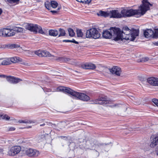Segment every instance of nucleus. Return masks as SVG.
<instances>
[{
	"label": "nucleus",
	"instance_id": "obj_1",
	"mask_svg": "<svg viewBox=\"0 0 158 158\" xmlns=\"http://www.w3.org/2000/svg\"><path fill=\"white\" fill-rule=\"evenodd\" d=\"M142 4L139 7V9L134 10L131 9L129 10L123 9L120 13L117 10H113L110 11V18H120L132 16L136 15L137 17H140L143 15L146 12L149 10V6L152 5L147 0H143Z\"/></svg>",
	"mask_w": 158,
	"mask_h": 158
},
{
	"label": "nucleus",
	"instance_id": "obj_2",
	"mask_svg": "<svg viewBox=\"0 0 158 158\" xmlns=\"http://www.w3.org/2000/svg\"><path fill=\"white\" fill-rule=\"evenodd\" d=\"M120 31L119 33L118 34V36L119 40L125 39L129 40L130 41L134 40L136 37L139 35V31L137 30H134L132 31L127 27H123L122 31L119 28Z\"/></svg>",
	"mask_w": 158,
	"mask_h": 158
},
{
	"label": "nucleus",
	"instance_id": "obj_3",
	"mask_svg": "<svg viewBox=\"0 0 158 158\" xmlns=\"http://www.w3.org/2000/svg\"><path fill=\"white\" fill-rule=\"evenodd\" d=\"M57 90L67 93L77 99L82 101H87L90 100L89 97L85 94L75 92L69 88L60 86L57 88Z\"/></svg>",
	"mask_w": 158,
	"mask_h": 158
},
{
	"label": "nucleus",
	"instance_id": "obj_4",
	"mask_svg": "<svg viewBox=\"0 0 158 158\" xmlns=\"http://www.w3.org/2000/svg\"><path fill=\"white\" fill-rule=\"evenodd\" d=\"M120 31L119 28L115 27H111L110 29L104 31L102 33L103 37L106 39H110L112 36L114 38V40L115 41L119 40L118 34L119 33Z\"/></svg>",
	"mask_w": 158,
	"mask_h": 158
},
{
	"label": "nucleus",
	"instance_id": "obj_5",
	"mask_svg": "<svg viewBox=\"0 0 158 158\" xmlns=\"http://www.w3.org/2000/svg\"><path fill=\"white\" fill-rule=\"evenodd\" d=\"M100 36V34L95 28H92L87 30L86 32V37L87 38L98 39Z\"/></svg>",
	"mask_w": 158,
	"mask_h": 158
},
{
	"label": "nucleus",
	"instance_id": "obj_6",
	"mask_svg": "<svg viewBox=\"0 0 158 158\" xmlns=\"http://www.w3.org/2000/svg\"><path fill=\"white\" fill-rule=\"evenodd\" d=\"M26 28L30 31L37 33L38 31L41 34H44V32L43 30L41 27L37 24L34 25L31 24H27L25 25Z\"/></svg>",
	"mask_w": 158,
	"mask_h": 158
},
{
	"label": "nucleus",
	"instance_id": "obj_7",
	"mask_svg": "<svg viewBox=\"0 0 158 158\" xmlns=\"http://www.w3.org/2000/svg\"><path fill=\"white\" fill-rule=\"evenodd\" d=\"M21 148L19 146H14L9 149L8 155L10 156L17 155L21 151Z\"/></svg>",
	"mask_w": 158,
	"mask_h": 158
},
{
	"label": "nucleus",
	"instance_id": "obj_8",
	"mask_svg": "<svg viewBox=\"0 0 158 158\" xmlns=\"http://www.w3.org/2000/svg\"><path fill=\"white\" fill-rule=\"evenodd\" d=\"M26 154L29 157H36L40 154L38 151L31 148L27 149L25 151Z\"/></svg>",
	"mask_w": 158,
	"mask_h": 158
},
{
	"label": "nucleus",
	"instance_id": "obj_9",
	"mask_svg": "<svg viewBox=\"0 0 158 158\" xmlns=\"http://www.w3.org/2000/svg\"><path fill=\"white\" fill-rule=\"evenodd\" d=\"M35 53L40 57H54V56L52 55L50 53L46 50H39L36 51Z\"/></svg>",
	"mask_w": 158,
	"mask_h": 158
},
{
	"label": "nucleus",
	"instance_id": "obj_10",
	"mask_svg": "<svg viewBox=\"0 0 158 158\" xmlns=\"http://www.w3.org/2000/svg\"><path fill=\"white\" fill-rule=\"evenodd\" d=\"M109 70L111 74L118 76L120 75L121 72V69L117 66H114L111 69H109Z\"/></svg>",
	"mask_w": 158,
	"mask_h": 158
},
{
	"label": "nucleus",
	"instance_id": "obj_11",
	"mask_svg": "<svg viewBox=\"0 0 158 158\" xmlns=\"http://www.w3.org/2000/svg\"><path fill=\"white\" fill-rule=\"evenodd\" d=\"M94 103L96 104L106 105L109 103V101L105 97H101L93 101Z\"/></svg>",
	"mask_w": 158,
	"mask_h": 158
},
{
	"label": "nucleus",
	"instance_id": "obj_12",
	"mask_svg": "<svg viewBox=\"0 0 158 158\" xmlns=\"http://www.w3.org/2000/svg\"><path fill=\"white\" fill-rule=\"evenodd\" d=\"M147 82L151 85L158 86V78L153 77L148 78L147 79Z\"/></svg>",
	"mask_w": 158,
	"mask_h": 158
},
{
	"label": "nucleus",
	"instance_id": "obj_13",
	"mask_svg": "<svg viewBox=\"0 0 158 158\" xmlns=\"http://www.w3.org/2000/svg\"><path fill=\"white\" fill-rule=\"evenodd\" d=\"M6 77L7 81L12 83L16 84L21 81V80L19 78H16L15 77L10 76H6V77Z\"/></svg>",
	"mask_w": 158,
	"mask_h": 158
},
{
	"label": "nucleus",
	"instance_id": "obj_14",
	"mask_svg": "<svg viewBox=\"0 0 158 158\" xmlns=\"http://www.w3.org/2000/svg\"><path fill=\"white\" fill-rule=\"evenodd\" d=\"M18 142L19 144H22L24 145L28 146L32 143V140L29 139H18Z\"/></svg>",
	"mask_w": 158,
	"mask_h": 158
},
{
	"label": "nucleus",
	"instance_id": "obj_15",
	"mask_svg": "<svg viewBox=\"0 0 158 158\" xmlns=\"http://www.w3.org/2000/svg\"><path fill=\"white\" fill-rule=\"evenodd\" d=\"M81 67L85 69H94L96 68L95 65L91 63H86L83 64L81 65Z\"/></svg>",
	"mask_w": 158,
	"mask_h": 158
},
{
	"label": "nucleus",
	"instance_id": "obj_16",
	"mask_svg": "<svg viewBox=\"0 0 158 158\" xmlns=\"http://www.w3.org/2000/svg\"><path fill=\"white\" fill-rule=\"evenodd\" d=\"M153 34V31L151 29H147L144 32V36L147 38L152 36Z\"/></svg>",
	"mask_w": 158,
	"mask_h": 158
},
{
	"label": "nucleus",
	"instance_id": "obj_17",
	"mask_svg": "<svg viewBox=\"0 0 158 158\" xmlns=\"http://www.w3.org/2000/svg\"><path fill=\"white\" fill-rule=\"evenodd\" d=\"M6 30H8V33H6V37L12 36L15 35V32L14 31L13 27L11 29L6 28Z\"/></svg>",
	"mask_w": 158,
	"mask_h": 158
},
{
	"label": "nucleus",
	"instance_id": "obj_18",
	"mask_svg": "<svg viewBox=\"0 0 158 158\" xmlns=\"http://www.w3.org/2000/svg\"><path fill=\"white\" fill-rule=\"evenodd\" d=\"M10 64L11 63H16L19 62H22V59L18 57H14L10 58Z\"/></svg>",
	"mask_w": 158,
	"mask_h": 158
},
{
	"label": "nucleus",
	"instance_id": "obj_19",
	"mask_svg": "<svg viewBox=\"0 0 158 158\" xmlns=\"http://www.w3.org/2000/svg\"><path fill=\"white\" fill-rule=\"evenodd\" d=\"M50 134H47L44 131L41 132L38 135V137L40 138H50Z\"/></svg>",
	"mask_w": 158,
	"mask_h": 158
},
{
	"label": "nucleus",
	"instance_id": "obj_20",
	"mask_svg": "<svg viewBox=\"0 0 158 158\" xmlns=\"http://www.w3.org/2000/svg\"><path fill=\"white\" fill-rule=\"evenodd\" d=\"M97 15L98 16H103L105 17L109 16L110 17V12H108L101 10L99 12V13L97 14Z\"/></svg>",
	"mask_w": 158,
	"mask_h": 158
},
{
	"label": "nucleus",
	"instance_id": "obj_21",
	"mask_svg": "<svg viewBox=\"0 0 158 158\" xmlns=\"http://www.w3.org/2000/svg\"><path fill=\"white\" fill-rule=\"evenodd\" d=\"M158 144V139H152L151 140L150 146L151 148H154Z\"/></svg>",
	"mask_w": 158,
	"mask_h": 158
},
{
	"label": "nucleus",
	"instance_id": "obj_22",
	"mask_svg": "<svg viewBox=\"0 0 158 158\" xmlns=\"http://www.w3.org/2000/svg\"><path fill=\"white\" fill-rule=\"evenodd\" d=\"M58 34V31L56 30H50L49 31V35L53 36H56Z\"/></svg>",
	"mask_w": 158,
	"mask_h": 158
},
{
	"label": "nucleus",
	"instance_id": "obj_23",
	"mask_svg": "<svg viewBox=\"0 0 158 158\" xmlns=\"http://www.w3.org/2000/svg\"><path fill=\"white\" fill-rule=\"evenodd\" d=\"M54 59L60 62H67V61H68L67 60H69L68 58L64 57H59L57 58L56 57H55Z\"/></svg>",
	"mask_w": 158,
	"mask_h": 158
},
{
	"label": "nucleus",
	"instance_id": "obj_24",
	"mask_svg": "<svg viewBox=\"0 0 158 158\" xmlns=\"http://www.w3.org/2000/svg\"><path fill=\"white\" fill-rule=\"evenodd\" d=\"M8 31L6 30V28L0 29V36L6 37V33H8Z\"/></svg>",
	"mask_w": 158,
	"mask_h": 158
},
{
	"label": "nucleus",
	"instance_id": "obj_25",
	"mask_svg": "<svg viewBox=\"0 0 158 158\" xmlns=\"http://www.w3.org/2000/svg\"><path fill=\"white\" fill-rule=\"evenodd\" d=\"M69 60H67L68 61H67V62L69 64L75 65L77 64V60L74 59H71L69 58H68Z\"/></svg>",
	"mask_w": 158,
	"mask_h": 158
},
{
	"label": "nucleus",
	"instance_id": "obj_26",
	"mask_svg": "<svg viewBox=\"0 0 158 158\" xmlns=\"http://www.w3.org/2000/svg\"><path fill=\"white\" fill-rule=\"evenodd\" d=\"M13 28L14 29V31H16L18 32H22L23 30V29L22 27L15 26L13 27Z\"/></svg>",
	"mask_w": 158,
	"mask_h": 158
},
{
	"label": "nucleus",
	"instance_id": "obj_27",
	"mask_svg": "<svg viewBox=\"0 0 158 158\" xmlns=\"http://www.w3.org/2000/svg\"><path fill=\"white\" fill-rule=\"evenodd\" d=\"M10 64V58L5 59L2 62V65H7Z\"/></svg>",
	"mask_w": 158,
	"mask_h": 158
},
{
	"label": "nucleus",
	"instance_id": "obj_28",
	"mask_svg": "<svg viewBox=\"0 0 158 158\" xmlns=\"http://www.w3.org/2000/svg\"><path fill=\"white\" fill-rule=\"evenodd\" d=\"M60 34L58 35V37L64 36H65V32L64 30L63 29L60 28L59 30Z\"/></svg>",
	"mask_w": 158,
	"mask_h": 158
},
{
	"label": "nucleus",
	"instance_id": "obj_29",
	"mask_svg": "<svg viewBox=\"0 0 158 158\" xmlns=\"http://www.w3.org/2000/svg\"><path fill=\"white\" fill-rule=\"evenodd\" d=\"M77 33L78 37H83V33L81 29H77Z\"/></svg>",
	"mask_w": 158,
	"mask_h": 158
},
{
	"label": "nucleus",
	"instance_id": "obj_30",
	"mask_svg": "<svg viewBox=\"0 0 158 158\" xmlns=\"http://www.w3.org/2000/svg\"><path fill=\"white\" fill-rule=\"evenodd\" d=\"M0 117H2V118L3 119H5L6 120H9L10 117L8 116L6 114H0Z\"/></svg>",
	"mask_w": 158,
	"mask_h": 158
},
{
	"label": "nucleus",
	"instance_id": "obj_31",
	"mask_svg": "<svg viewBox=\"0 0 158 158\" xmlns=\"http://www.w3.org/2000/svg\"><path fill=\"white\" fill-rule=\"evenodd\" d=\"M51 6L52 8H56L58 6V3L56 1H51Z\"/></svg>",
	"mask_w": 158,
	"mask_h": 158
},
{
	"label": "nucleus",
	"instance_id": "obj_32",
	"mask_svg": "<svg viewBox=\"0 0 158 158\" xmlns=\"http://www.w3.org/2000/svg\"><path fill=\"white\" fill-rule=\"evenodd\" d=\"M152 36L154 38H158V29H155L154 32L153 31V34Z\"/></svg>",
	"mask_w": 158,
	"mask_h": 158
},
{
	"label": "nucleus",
	"instance_id": "obj_33",
	"mask_svg": "<svg viewBox=\"0 0 158 158\" xmlns=\"http://www.w3.org/2000/svg\"><path fill=\"white\" fill-rule=\"evenodd\" d=\"M18 122L19 123H34V122H33L31 120H19L18 121Z\"/></svg>",
	"mask_w": 158,
	"mask_h": 158
},
{
	"label": "nucleus",
	"instance_id": "obj_34",
	"mask_svg": "<svg viewBox=\"0 0 158 158\" xmlns=\"http://www.w3.org/2000/svg\"><path fill=\"white\" fill-rule=\"evenodd\" d=\"M20 0H7V2L10 4L15 3L16 4L19 3Z\"/></svg>",
	"mask_w": 158,
	"mask_h": 158
},
{
	"label": "nucleus",
	"instance_id": "obj_35",
	"mask_svg": "<svg viewBox=\"0 0 158 158\" xmlns=\"http://www.w3.org/2000/svg\"><path fill=\"white\" fill-rule=\"evenodd\" d=\"M69 35L70 36L73 37L74 35V32L73 29L69 28L68 29Z\"/></svg>",
	"mask_w": 158,
	"mask_h": 158
},
{
	"label": "nucleus",
	"instance_id": "obj_36",
	"mask_svg": "<svg viewBox=\"0 0 158 158\" xmlns=\"http://www.w3.org/2000/svg\"><path fill=\"white\" fill-rule=\"evenodd\" d=\"M45 6L46 8L48 10H50L51 7V2L50 3L48 1H46L45 3Z\"/></svg>",
	"mask_w": 158,
	"mask_h": 158
},
{
	"label": "nucleus",
	"instance_id": "obj_37",
	"mask_svg": "<svg viewBox=\"0 0 158 158\" xmlns=\"http://www.w3.org/2000/svg\"><path fill=\"white\" fill-rule=\"evenodd\" d=\"M150 138H158V132L152 135Z\"/></svg>",
	"mask_w": 158,
	"mask_h": 158
},
{
	"label": "nucleus",
	"instance_id": "obj_38",
	"mask_svg": "<svg viewBox=\"0 0 158 158\" xmlns=\"http://www.w3.org/2000/svg\"><path fill=\"white\" fill-rule=\"evenodd\" d=\"M153 102L157 106H158V99L154 98L152 99Z\"/></svg>",
	"mask_w": 158,
	"mask_h": 158
},
{
	"label": "nucleus",
	"instance_id": "obj_39",
	"mask_svg": "<svg viewBox=\"0 0 158 158\" xmlns=\"http://www.w3.org/2000/svg\"><path fill=\"white\" fill-rule=\"evenodd\" d=\"M148 58L147 57H144L140 61L141 62H145L146 61H148Z\"/></svg>",
	"mask_w": 158,
	"mask_h": 158
},
{
	"label": "nucleus",
	"instance_id": "obj_40",
	"mask_svg": "<svg viewBox=\"0 0 158 158\" xmlns=\"http://www.w3.org/2000/svg\"><path fill=\"white\" fill-rule=\"evenodd\" d=\"M21 64H22L27 66H29L30 65V63L25 61H22V63Z\"/></svg>",
	"mask_w": 158,
	"mask_h": 158
},
{
	"label": "nucleus",
	"instance_id": "obj_41",
	"mask_svg": "<svg viewBox=\"0 0 158 158\" xmlns=\"http://www.w3.org/2000/svg\"><path fill=\"white\" fill-rule=\"evenodd\" d=\"M70 42L74 43L77 44H79V43L78 42L75 41V40L74 39H72V40H70Z\"/></svg>",
	"mask_w": 158,
	"mask_h": 158
},
{
	"label": "nucleus",
	"instance_id": "obj_42",
	"mask_svg": "<svg viewBox=\"0 0 158 158\" xmlns=\"http://www.w3.org/2000/svg\"><path fill=\"white\" fill-rule=\"evenodd\" d=\"M15 128L13 127H11L9 128V129L8 130L9 131H13L15 130Z\"/></svg>",
	"mask_w": 158,
	"mask_h": 158
},
{
	"label": "nucleus",
	"instance_id": "obj_43",
	"mask_svg": "<svg viewBox=\"0 0 158 158\" xmlns=\"http://www.w3.org/2000/svg\"><path fill=\"white\" fill-rule=\"evenodd\" d=\"M85 1V2H84V3L85 4H86V3H87V4H89V3H90L91 1V0H84Z\"/></svg>",
	"mask_w": 158,
	"mask_h": 158
},
{
	"label": "nucleus",
	"instance_id": "obj_44",
	"mask_svg": "<svg viewBox=\"0 0 158 158\" xmlns=\"http://www.w3.org/2000/svg\"><path fill=\"white\" fill-rule=\"evenodd\" d=\"M51 12L53 14H55L57 13V11L56 10H51Z\"/></svg>",
	"mask_w": 158,
	"mask_h": 158
},
{
	"label": "nucleus",
	"instance_id": "obj_45",
	"mask_svg": "<svg viewBox=\"0 0 158 158\" xmlns=\"http://www.w3.org/2000/svg\"><path fill=\"white\" fill-rule=\"evenodd\" d=\"M63 41V42H70V40H64Z\"/></svg>",
	"mask_w": 158,
	"mask_h": 158
},
{
	"label": "nucleus",
	"instance_id": "obj_46",
	"mask_svg": "<svg viewBox=\"0 0 158 158\" xmlns=\"http://www.w3.org/2000/svg\"><path fill=\"white\" fill-rule=\"evenodd\" d=\"M58 73L57 72L55 71V72H54V74L53 75H54L57 76V75H58Z\"/></svg>",
	"mask_w": 158,
	"mask_h": 158
},
{
	"label": "nucleus",
	"instance_id": "obj_47",
	"mask_svg": "<svg viewBox=\"0 0 158 158\" xmlns=\"http://www.w3.org/2000/svg\"><path fill=\"white\" fill-rule=\"evenodd\" d=\"M153 44L155 45L158 46V41L157 42H155Z\"/></svg>",
	"mask_w": 158,
	"mask_h": 158
},
{
	"label": "nucleus",
	"instance_id": "obj_48",
	"mask_svg": "<svg viewBox=\"0 0 158 158\" xmlns=\"http://www.w3.org/2000/svg\"><path fill=\"white\" fill-rule=\"evenodd\" d=\"M6 77V76L5 75H0V77Z\"/></svg>",
	"mask_w": 158,
	"mask_h": 158
},
{
	"label": "nucleus",
	"instance_id": "obj_49",
	"mask_svg": "<svg viewBox=\"0 0 158 158\" xmlns=\"http://www.w3.org/2000/svg\"><path fill=\"white\" fill-rule=\"evenodd\" d=\"M84 2H85V1L84 0H81L80 2L84 3Z\"/></svg>",
	"mask_w": 158,
	"mask_h": 158
},
{
	"label": "nucleus",
	"instance_id": "obj_50",
	"mask_svg": "<svg viewBox=\"0 0 158 158\" xmlns=\"http://www.w3.org/2000/svg\"><path fill=\"white\" fill-rule=\"evenodd\" d=\"M2 12V10L0 8V15H1Z\"/></svg>",
	"mask_w": 158,
	"mask_h": 158
},
{
	"label": "nucleus",
	"instance_id": "obj_51",
	"mask_svg": "<svg viewBox=\"0 0 158 158\" xmlns=\"http://www.w3.org/2000/svg\"><path fill=\"white\" fill-rule=\"evenodd\" d=\"M45 125V124L44 123V124H40V126H44Z\"/></svg>",
	"mask_w": 158,
	"mask_h": 158
},
{
	"label": "nucleus",
	"instance_id": "obj_52",
	"mask_svg": "<svg viewBox=\"0 0 158 158\" xmlns=\"http://www.w3.org/2000/svg\"><path fill=\"white\" fill-rule=\"evenodd\" d=\"M60 8H61L59 7L58 8L57 11H58V10H59Z\"/></svg>",
	"mask_w": 158,
	"mask_h": 158
},
{
	"label": "nucleus",
	"instance_id": "obj_53",
	"mask_svg": "<svg viewBox=\"0 0 158 158\" xmlns=\"http://www.w3.org/2000/svg\"><path fill=\"white\" fill-rule=\"evenodd\" d=\"M156 154L158 156V148L157 150H156Z\"/></svg>",
	"mask_w": 158,
	"mask_h": 158
},
{
	"label": "nucleus",
	"instance_id": "obj_54",
	"mask_svg": "<svg viewBox=\"0 0 158 158\" xmlns=\"http://www.w3.org/2000/svg\"><path fill=\"white\" fill-rule=\"evenodd\" d=\"M76 0L79 2H80V1H81V0Z\"/></svg>",
	"mask_w": 158,
	"mask_h": 158
},
{
	"label": "nucleus",
	"instance_id": "obj_55",
	"mask_svg": "<svg viewBox=\"0 0 158 158\" xmlns=\"http://www.w3.org/2000/svg\"><path fill=\"white\" fill-rule=\"evenodd\" d=\"M12 47H13L14 48H15V45H12Z\"/></svg>",
	"mask_w": 158,
	"mask_h": 158
},
{
	"label": "nucleus",
	"instance_id": "obj_56",
	"mask_svg": "<svg viewBox=\"0 0 158 158\" xmlns=\"http://www.w3.org/2000/svg\"><path fill=\"white\" fill-rule=\"evenodd\" d=\"M31 126H29L28 127H27V128H31Z\"/></svg>",
	"mask_w": 158,
	"mask_h": 158
},
{
	"label": "nucleus",
	"instance_id": "obj_57",
	"mask_svg": "<svg viewBox=\"0 0 158 158\" xmlns=\"http://www.w3.org/2000/svg\"><path fill=\"white\" fill-rule=\"evenodd\" d=\"M84 133V131H83V132H82V134H83Z\"/></svg>",
	"mask_w": 158,
	"mask_h": 158
},
{
	"label": "nucleus",
	"instance_id": "obj_58",
	"mask_svg": "<svg viewBox=\"0 0 158 158\" xmlns=\"http://www.w3.org/2000/svg\"><path fill=\"white\" fill-rule=\"evenodd\" d=\"M66 137V136H63L64 138H65V137Z\"/></svg>",
	"mask_w": 158,
	"mask_h": 158
},
{
	"label": "nucleus",
	"instance_id": "obj_59",
	"mask_svg": "<svg viewBox=\"0 0 158 158\" xmlns=\"http://www.w3.org/2000/svg\"><path fill=\"white\" fill-rule=\"evenodd\" d=\"M139 103H140V102H139L138 103V104H139Z\"/></svg>",
	"mask_w": 158,
	"mask_h": 158
}]
</instances>
